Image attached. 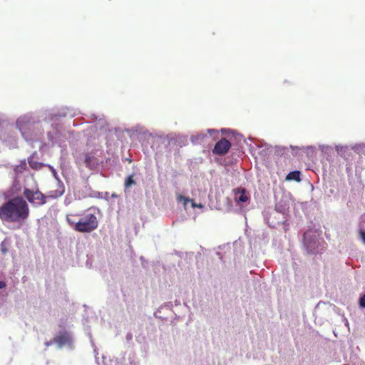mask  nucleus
I'll list each match as a JSON object with an SVG mask.
<instances>
[{"label": "nucleus", "instance_id": "a211bd4d", "mask_svg": "<svg viewBox=\"0 0 365 365\" xmlns=\"http://www.w3.org/2000/svg\"><path fill=\"white\" fill-rule=\"evenodd\" d=\"M1 252H3V254H6V252H7L6 248L4 247L3 245H2V247H1Z\"/></svg>", "mask_w": 365, "mask_h": 365}, {"label": "nucleus", "instance_id": "423d86ee", "mask_svg": "<svg viewBox=\"0 0 365 365\" xmlns=\"http://www.w3.org/2000/svg\"><path fill=\"white\" fill-rule=\"evenodd\" d=\"M93 125L96 129L102 130L106 128L107 123L104 117L97 119V117L93 115Z\"/></svg>", "mask_w": 365, "mask_h": 365}, {"label": "nucleus", "instance_id": "9d476101", "mask_svg": "<svg viewBox=\"0 0 365 365\" xmlns=\"http://www.w3.org/2000/svg\"><path fill=\"white\" fill-rule=\"evenodd\" d=\"M134 184H135V181H134V180L133 178V175L128 176L126 178L125 181V187L126 188H128V187H129L130 186H131L132 185H134Z\"/></svg>", "mask_w": 365, "mask_h": 365}, {"label": "nucleus", "instance_id": "f3484780", "mask_svg": "<svg viewBox=\"0 0 365 365\" xmlns=\"http://www.w3.org/2000/svg\"><path fill=\"white\" fill-rule=\"evenodd\" d=\"M97 225H98V222L93 219V225H92L93 230H94L97 227Z\"/></svg>", "mask_w": 365, "mask_h": 365}, {"label": "nucleus", "instance_id": "9b49d317", "mask_svg": "<svg viewBox=\"0 0 365 365\" xmlns=\"http://www.w3.org/2000/svg\"><path fill=\"white\" fill-rule=\"evenodd\" d=\"M178 200L180 201V202H183L184 203V206L185 207L187 203L188 202H192V200L187 197H185L183 195H180L178 197Z\"/></svg>", "mask_w": 365, "mask_h": 365}, {"label": "nucleus", "instance_id": "2eb2a0df", "mask_svg": "<svg viewBox=\"0 0 365 365\" xmlns=\"http://www.w3.org/2000/svg\"><path fill=\"white\" fill-rule=\"evenodd\" d=\"M6 284L4 282L0 281V289L6 287Z\"/></svg>", "mask_w": 365, "mask_h": 365}, {"label": "nucleus", "instance_id": "ddd939ff", "mask_svg": "<svg viewBox=\"0 0 365 365\" xmlns=\"http://www.w3.org/2000/svg\"><path fill=\"white\" fill-rule=\"evenodd\" d=\"M84 161L86 165L89 166L91 164V158L88 155H86Z\"/></svg>", "mask_w": 365, "mask_h": 365}, {"label": "nucleus", "instance_id": "20e7f679", "mask_svg": "<svg viewBox=\"0 0 365 365\" xmlns=\"http://www.w3.org/2000/svg\"><path fill=\"white\" fill-rule=\"evenodd\" d=\"M231 148V143L225 138L217 141L212 149L213 154L221 155L226 154Z\"/></svg>", "mask_w": 365, "mask_h": 365}, {"label": "nucleus", "instance_id": "f257e3e1", "mask_svg": "<svg viewBox=\"0 0 365 365\" xmlns=\"http://www.w3.org/2000/svg\"><path fill=\"white\" fill-rule=\"evenodd\" d=\"M29 214V205L21 196L12 197L0 206V220L5 223L22 225Z\"/></svg>", "mask_w": 365, "mask_h": 365}, {"label": "nucleus", "instance_id": "f8f14e48", "mask_svg": "<svg viewBox=\"0 0 365 365\" xmlns=\"http://www.w3.org/2000/svg\"><path fill=\"white\" fill-rule=\"evenodd\" d=\"M359 304L361 307H365V294L360 298Z\"/></svg>", "mask_w": 365, "mask_h": 365}, {"label": "nucleus", "instance_id": "f03ea898", "mask_svg": "<svg viewBox=\"0 0 365 365\" xmlns=\"http://www.w3.org/2000/svg\"><path fill=\"white\" fill-rule=\"evenodd\" d=\"M76 215H67V222L76 231L80 232H89L91 231V214L81 217L78 221L74 218Z\"/></svg>", "mask_w": 365, "mask_h": 365}, {"label": "nucleus", "instance_id": "4468645a", "mask_svg": "<svg viewBox=\"0 0 365 365\" xmlns=\"http://www.w3.org/2000/svg\"><path fill=\"white\" fill-rule=\"evenodd\" d=\"M192 202V207H202V204H196L193 201Z\"/></svg>", "mask_w": 365, "mask_h": 365}, {"label": "nucleus", "instance_id": "6e6552de", "mask_svg": "<svg viewBox=\"0 0 365 365\" xmlns=\"http://www.w3.org/2000/svg\"><path fill=\"white\" fill-rule=\"evenodd\" d=\"M235 193H240V196L238 197V202H245L249 200V197L246 195V190L245 188H237Z\"/></svg>", "mask_w": 365, "mask_h": 365}, {"label": "nucleus", "instance_id": "dca6fc26", "mask_svg": "<svg viewBox=\"0 0 365 365\" xmlns=\"http://www.w3.org/2000/svg\"><path fill=\"white\" fill-rule=\"evenodd\" d=\"M361 239L363 240L364 242L365 243V232L364 231L361 232Z\"/></svg>", "mask_w": 365, "mask_h": 365}, {"label": "nucleus", "instance_id": "1a4fd4ad", "mask_svg": "<svg viewBox=\"0 0 365 365\" xmlns=\"http://www.w3.org/2000/svg\"><path fill=\"white\" fill-rule=\"evenodd\" d=\"M26 123L25 118H19L16 121V125L19 127V129L21 132H23L24 128V123Z\"/></svg>", "mask_w": 365, "mask_h": 365}, {"label": "nucleus", "instance_id": "0eeeda50", "mask_svg": "<svg viewBox=\"0 0 365 365\" xmlns=\"http://www.w3.org/2000/svg\"><path fill=\"white\" fill-rule=\"evenodd\" d=\"M301 173L298 170L292 171L286 176L287 180H295L297 182L301 181Z\"/></svg>", "mask_w": 365, "mask_h": 365}, {"label": "nucleus", "instance_id": "7ed1b4c3", "mask_svg": "<svg viewBox=\"0 0 365 365\" xmlns=\"http://www.w3.org/2000/svg\"><path fill=\"white\" fill-rule=\"evenodd\" d=\"M24 196L32 205L39 206L46 202V196H45L38 190L34 191L29 188L24 190Z\"/></svg>", "mask_w": 365, "mask_h": 365}, {"label": "nucleus", "instance_id": "39448f33", "mask_svg": "<svg viewBox=\"0 0 365 365\" xmlns=\"http://www.w3.org/2000/svg\"><path fill=\"white\" fill-rule=\"evenodd\" d=\"M36 153H34L29 158L28 163L29 166L34 170H39L42 168L43 164L35 159Z\"/></svg>", "mask_w": 365, "mask_h": 365}]
</instances>
